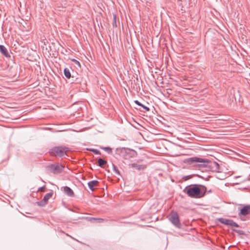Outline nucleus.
Listing matches in <instances>:
<instances>
[{
    "label": "nucleus",
    "instance_id": "nucleus-1",
    "mask_svg": "<svg viewBox=\"0 0 250 250\" xmlns=\"http://www.w3.org/2000/svg\"><path fill=\"white\" fill-rule=\"evenodd\" d=\"M184 163L193 166H198L199 167L208 168L212 171L219 172V171L220 166L218 163L207 159L193 157L185 159Z\"/></svg>",
    "mask_w": 250,
    "mask_h": 250
},
{
    "label": "nucleus",
    "instance_id": "nucleus-2",
    "mask_svg": "<svg viewBox=\"0 0 250 250\" xmlns=\"http://www.w3.org/2000/svg\"><path fill=\"white\" fill-rule=\"evenodd\" d=\"M183 192L186 193L188 196L193 198L203 197L205 193V191L203 193L202 189L197 185L187 186L185 188Z\"/></svg>",
    "mask_w": 250,
    "mask_h": 250
},
{
    "label": "nucleus",
    "instance_id": "nucleus-3",
    "mask_svg": "<svg viewBox=\"0 0 250 250\" xmlns=\"http://www.w3.org/2000/svg\"><path fill=\"white\" fill-rule=\"evenodd\" d=\"M115 151L116 154L120 155L125 159L134 158L137 155V153L135 150L125 147L117 148Z\"/></svg>",
    "mask_w": 250,
    "mask_h": 250
},
{
    "label": "nucleus",
    "instance_id": "nucleus-4",
    "mask_svg": "<svg viewBox=\"0 0 250 250\" xmlns=\"http://www.w3.org/2000/svg\"><path fill=\"white\" fill-rule=\"evenodd\" d=\"M68 150V148L66 147L56 146L52 148L50 152L52 155L62 157L66 155V151Z\"/></svg>",
    "mask_w": 250,
    "mask_h": 250
},
{
    "label": "nucleus",
    "instance_id": "nucleus-5",
    "mask_svg": "<svg viewBox=\"0 0 250 250\" xmlns=\"http://www.w3.org/2000/svg\"><path fill=\"white\" fill-rule=\"evenodd\" d=\"M47 170L54 174H58L61 173L63 169V167L60 164H52L46 167Z\"/></svg>",
    "mask_w": 250,
    "mask_h": 250
},
{
    "label": "nucleus",
    "instance_id": "nucleus-6",
    "mask_svg": "<svg viewBox=\"0 0 250 250\" xmlns=\"http://www.w3.org/2000/svg\"><path fill=\"white\" fill-rule=\"evenodd\" d=\"M169 219L171 223L175 227L178 228L181 227L179 216L177 212H172L170 214V216Z\"/></svg>",
    "mask_w": 250,
    "mask_h": 250
},
{
    "label": "nucleus",
    "instance_id": "nucleus-7",
    "mask_svg": "<svg viewBox=\"0 0 250 250\" xmlns=\"http://www.w3.org/2000/svg\"><path fill=\"white\" fill-rule=\"evenodd\" d=\"M218 220L222 224H223L229 226L234 227L237 228L240 227L238 224H237L236 223L234 222L233 220L230 219L221 218H219Z\"/></svg>",
    "mask_w": 250,
    "mask_h": 250
},
{
    "label": "nucleus",
    "instance_id": "nucleus-8",
    "mask_svg": "<svg viewBox=\"0 0 250 250\" xmlns=\"http://www.w3.org/2000/svg\"><path fill=\"white\" fill-rule=\"evenodd\" d=\"M52 192L47 193L44 195L42 200L39 202H37V204H38V206L41 207L44 206L45 205L47 204L48 200L52 196Z\"/></svg>",
    "mask_w": 250,
    "mask_h": 250
},
{
    "label": "nucleus",
    "instance_id": "nucleus-9",
    "mask_svg": "<svg viewBox=\"0 0 250 250\" xmlns=\"http://www.w3.org/2000/svg\"><path fill=\"white\" fill-rule=\"evenodd\" d=\"M250 213V205H246L244 206L240 210V212L239 213V215L240 214L243 215H247Z\"/></svg>",
    "mask_w": 250,
    "mask_h": 250
},
{
    "label": "nucleus",
    "instance_id": "nucleus-10",
    "mask_svg": "<svg viewBox=\"0 0 250 250\" xmlns=\"http://www.w3.org/2000/svg\"><path fill=\"white\" fill-rule=\"evenodd\" d=\"M0 52L6 58L10 57V55L8 53L7 48L3 45H0Z\"/></svg>",
    "mask_w": 250,
    "mask_h": 250
},
{
    "label": "nucleus",
    "instance_id": "nucleus-11",
    "mask_svg": "<svg viewBox=\"0 0 250 250\" xmlns=\"http://www.w3.org/2000/svg\"><path fill=\"white\" fill-rule=\"evenodd\" d=\"M98 184L99 182L98 181L93 180L88 183V186L91 190L94 191L95 189L94 187H97L98 186Z\"/></svg>",
    "mask_w": 250,
    "mask_h": 250
},
{
    "label": "nucleus",
    "instance_id": "nucleus-12",
    "mask_svg": "<svg viewBox=\"0 0 250 250\" xmlns=\"http://www.w3.org/2000/svg\"><path fill=\"white\" fill-rule=\"evenodd\" d=\"M63 191L69 197H73L74 196V193L72 189L69 187L65 186L63 187Z\"/></svg>",
    "mask_w": 250,
    "mask_h": 250
},
{
    "label": "nucleus",
    "instance_id": "nucleus-13",
    "mask_svg": "<svg viewBox=\"0 0 250 250\" xmlns=\"http://www.w3.org/2000/svg\"><path fill=\"white\" fill-rule=\"evenodd\" d=\"M131 167L135 168L138 170L144 169L146 168V166L143 165H137L136 164H132Z\"/></svg>",
    "mask_w": 250,
    "mask_h": 250
},
{
    "label": "nucleus",
    "instance_id": "nucleus-14",
    "mask_svg": "<svg viewBox=\"0 0 250 250\" xmlns=\"http://www.w3.org/2000/svg\"><path fill=\"white\" fill-rule=\"evenodd\" d=\"M98 162L99 166L101 167H102L107 163V162L103 158H99L98 160Z\"/></svg>",
    "mask_w": 250,
    "mask_h": 250
},
{
    "label": "nucleus",
    "instance_id": "nucleus-15",
    "mask_svg": "<svg viewBox=\"0 0 250 250\" xmlns=\"http://www.w3.org/2000/svg\"><path fill=\"white\" fill-rule=\"evenodd\" d=\"M64 74L67 79H70L71 77V73L68 68H65L64 69Z\"/></svg>",
    "mask_w": 250,
    "mask_h": 250
},
{
    "label": "nucleus",
    "instance_id": "nucleus-16",
    "mask_svg": "<svg viewBox=\"0 0 250 250\" xmlns=\"http://www.w3.org/2000/svg\"><path fill=\"white\" fill-rule=\"evenodd\" d=\"M90 220L91 221H97V222H98L99 223H102V222H103L104 221V219H103V218H94V217L90 218Z\"/></svg>",
    "mask_w": 250,
    "mask_h": 250
},
{
    "label": "nucleus",
    "instance_id": "nucleus-17",
    "mask_svg": "<svg viewBox=\"0 0 250 250\" xmlns=\"http://www.w3.org/2000/svg\"><path fill=\"white\" fill-rule=\"evenodd\" d=\"M113 171L117 175H121L120 172L115 165L113 164H112Z\"/></svg>",
    "mask_w": 250,
    "mask_h": 250
},
{
    "label": "nucleus",
    "instance_id": "nucleus-18",
    "mask_svg": "<svg viewBox=\"0 0 250 250\" xmlns=\"http://www.w3.org/2000/svg\"><path fill=\"white\" fill-rule=\"evenodd\" d=\"M101 149L105 150L108 153L110 154L112 153V148L110 147H102Z\"/></svg>",
    "mask_w": 250,
    "mask_h": 250
},
{
    "label": "nucleus",
    "instance_id": "nucleus-19",
    "mask_svg": "<svg viewBox=\"0 0 250 250\" xmlns=\"http://www.w3.org/2000/svg\"><path fill=\"white\" fill-rule=\"evenodd\" d=\"M112 26L114 27H117V22H116V15L115 14L113 15V19L112 22Z\"/></svg>",
    "mask_w": 250,
    "mask_h": 250
},
{
    "label": "nucleus",
    "instance_id": "nucleus-20",
    "mask_svg": "<svg viewBox=\"0 0 250 250\" xmlns=\"http://www.w3.org/2000/svg\"><path fill=\"white\" fill-rule=\"evenodd\" d=\"M87 150L94 152L96 154H98V155L101 154L100 151L97 149H94V148H90V149H88Z\"/></svg>",
    "mask_w": 250,
    "mask_h": 250
},
{
    "label": "nucleus",
    "instance_id": "nucleus-21",
    "mask_svg": "<svg viewBox=\"0 0 250 250\" xmlns=\"http://www.w3.org/2000/svg\"><path fill=\"white\" fill-rule=\"evenodd\" d=\"M71 61L72 62H74L75 64H76V65H78L79 67L81 66L80 62L78 61H77V60H76L75 59H73L71 60Z\"/></svg>",
    "mask_w": 250,
    "mask_h": 250
},
{
    "label": "nucleus",
    "instance_id": "nucleus-22",
    "mask_svg": "<svg viewBox=\"0 0 250 250\" xmlns=\"http://www.w3.org/2000/svg\"><path fill=\"white\" fill-rule=\"evenodd\" d=\"M141 107H142L144 109H145L146 111H149L150 110V109L149 107H148L146 106H145L142 104V105H141Z\"/></svg>",
    "mask_w": 250,
    "mask_h": 250
},
{
    "label": "nucleus",
    "instance_id": "nucleus-23",
    "mask_svg": "<svg viewBox=\"0 0 250 250\" xmlns=\"http://www.w3.org/2000/svg\"><path fill=\"white\" fill-rule=\"evenodd\" d=\"M232 230H233V231H235V232H237V233H239L240 234H243V232H242V230L234 229H233Z\"/></svg>",
    "mask_w": 250,
    "mask_h": 250
},
{
    "label": "nucleus",
    "instance_id": "nucleus-24",
    "mask_svg": "<svg viewBox=\"0 0 250 250\" xmlns=\"http://www.w3.org/2000/svg\"><path fill=\"white\" fill-rule=\"evenodd\" d=\"M38 191L44 192V188L43 187L39 188H38Z\"/></svg>",
    "mask_w": 250,
    "mask_h": 250
},
{
    "label": "nucleus",
    "instance_id": "nucleus-25",
    "mask_svg": "<svg viewBox=\"0 0 250 250\" xmlns=\"http://www.w3.org/2000/svg\"><path fill=\"white\" fill-rule=\"evenodd\" d=\"M134 103H135L136 104H137V105H139V106H141V105H142V104H141L139 101H137V100L135 101H134Z\"/></svg>",
    "mask_w": 250,
    "mask_h": 250
},
{
    "label": "nucleus",
    "instance_id": "nucleus-26",
    "mask_svg": "<svg viewBox=\"0 0 250 250\" xmlns=\"http://www.w3.org/2000/svg\"><path fill=\"white\" fill-rule=\"evenodd\" d=\"M66 235L68 236H69L70 237H71L72 239H74V238H73L71 236L69 235V234H68L67 233L66 234Z\"/></svg>",
    "mask_w": 250,
    "mask_h": 250
}]
</instances>
